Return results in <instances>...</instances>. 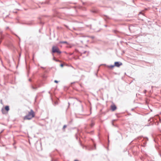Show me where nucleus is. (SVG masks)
I'll use <instances>...</instances> for the list:
<instances>
[{
  "label": "nucleus",
  "mask_w": 161,
  "mask_h": 161,
  "mask_svg": "<svg viewBox=\"0 0 161 161\" xmlns=\"http://www.w3.org/2000/svg\"><path fill=\"white\" fill-rule=\"evenodd\" d=\"M60 66H61V67H63V66H64V65H63V64H60Z\"/></svg>",
  "instance_id": "nucleus-11"
},
{
  "label": "nucleus",
  "mask_w": 161,
  "mask_h": 161,
  "mask_svg": "<svg viewBox=\"0 0 161 161\" xmlns=\"http://www.w3.org/2000/svg\"><path fill=\"white\" fill-rule=\"evenodd\" d=\"M111 109L113 111H114L116 109V107L115 105H112L111 106Z\"/></svg>",
  "instance_id": "nucleus-5"
},
{
  "label": "nucleus",
  "mask_w": 161,
  "mask_h": 161,
  "mask_svg": "<svg viewBox=\"0 0 161 161\" xmlns=\"http://www.w3.org/2000/svg\"><path fill=\"white\" fill-rule=\"evenodd\" d=\"M94 125V124L93 123H92L91 124V127H92Z\"/></svg>",
  "instance_id": "nucleus-9"
},
{
  "label": "nucleus",
  "mask_w": 161,
  "mask_h": 161,
  "mask_svg": "<svg viewBox=\"0 0 161 161\" xmlns=\"http://www.w3.org/2000/svg\"><path fill=\"white\" fill-rule=\"evenodd\" d=\"M52 51L53 53H58L60 54L61 53L57 47L54 46L53 47Z\"/></svg>",
  "instance_id": "nucleus-2"
},
{
  "label": "nucleus",
  "mask_w": 161,
  "mask_h": 161,
  "mask_svg": "<svg viewBox=\"0 0 161 161\" xmlns=\"http://www.w3.org/2000/svg\"><path fill=\"white\" fill-rule=\"evenodd\" d=\"M122 65V63L121 62H115L114 63V65L115 66L119 67L121 65Z\"/></svg>",
  "instance_id": "nucleus-4"
},
{
  "label": "nucleus",
  "mask_w": 161,
  "mask_h": 161,
  "mask_svg": "<svg viewBox=\"0 0 161 161\" xmlns=\"http://www.w3.org/2000/svg\"><path fill=\"white\" fill-rule=\"evenodd\" d=\"M32 88L33 89H36V88H35L34 86H32Z\"/></svg>",
  "instance_id": "nucleus-12"
},
{
  "label": "nucleus",
  "mask_w": 161,
  "mask_h": 161,
  "mask_svg": "<svg viewBox=\"0 0 161 161\" xmlns=\"http://www.w3.org/2000/svg\"><path fill=\"white\" fill-rule=\"evenodd\" d=\"M114 66H115L114 65H111L108 66V67L110 68H113Z\"/></svg>",
  "instance_id": "nucleus-6"
},
{
  "label": "nucleus",
  "mask_w": 161,
  "mask_h": 161,
  "mask_svg": "<svg viewBox=\"0 0 161 161\" xmlns=\"http://www.w3.org/2000/svg\"><path fill=\"white\" fill-rule=\"evenodd\" d=\"M53 60H55V61H59V60H57V59H56L54 57L53 58Z\"/></svg>",
  "instance_id": "nucleus-8"
},
{
  "label": "nucleus",
  "mask_w": 161,
  "mask_h": 161,
  "mask_svg": "<svg viewBox=\"0 0 161 161\" xmlns=\"http://www.w3.org/2000/svg\"><path fill=\"white\" fill-rule=\"evenodd\" d=\"M54 82L56 83H58V81L57 80H55Z\"/></svg>",
  "instance_id": "nucleus-10"
},
{
  "label": "nucleus",
  "mask_w": 161,
  "mask_h": 161,
  "mask_svg": "<svg viewBox=\"0 0 161 161\" xmlns=\"http://www.w3.org/2000/svg\"><path fill=\"white\" fill-rule=\"evenodd\" d=\"M5 110L8 112L9 110V107L8 106H6L5 107L4 109H2V112L3 114H5Z\"/></svg>",
  "instance_id": "nucleus-3"
},
{
  "label": "nucleus",
  "mask_w": 161,
  "mask_h": 161,
  "mask_svg": "<svg viewBox=\"0 0 161 161\" xmlns=\"http://www.w3.org/2000/svg\"><path fill=\"white\" fill-rule=\"evenodd\" d=\"M66 127V125H64L63 126L64 128H65Z\"/></svg>",
  "instance_id": "nucleus-13"
},
{
  "label": "nucleus",
  "mask_w": 161,
  "mask_h": 161,
  "mask_svg": "<svg viewBox=\"0 0 161 161\" xmlns=\"http://www.w3.org/2000/svg\"><path fill=\"white\" fill-rule=\"evenodd\" d=\"M86 52V51H85L84 52V53H85Z\"/></svg>",
  "instance_id": "nucleus-16"
},
{
  "label": "nucleus",
  "mask_w": 161,
  "mask_h": 161,
  "mask_svg": "<svg viewBox=\"0 0 161 161\" xmlns=\"http://www.w3.org/2000/svg\"><path fill=\"white\" fill-rule=\"evenodd\" d=\"M29 80V81H31V79H30Z\"/></svg>",
  "instance_id": "nucleus-15"
},
{
  "label": "nucleus",
  "mask_w": 161,
  "mask_h": 161,
  "mask_svg": "<svg viewBox=\"0 0 161 161\" xmlns=\"http://www.w3.org/2000/svg\"><path fill=\"white\" fill-rule=\"evenodd\" d=\"M75 161H77V160H75Z\"/></svg>",
  "instance_id": "nucleus-17"
},
{
  "label": "nucleus",
  "mask_w": 161,
  "mask_h": 161,
  "mask_svg": "<svg viewBox=\"0 0 161 161\" xmlns=\"http://www.w3.org/2000/svg\"><path fill=\"white\" fill-rule=\"evenodd\" d=\"M60 43H67V42L66 41H64V42H60Z\"/></svg>",
  "instance_id": "nucleus-7"
},
{
  "label": "nucleus",
  "mask_w": 161,
  "mask_h": 161,
  "mask_svg": "<svg viewBox=\"0 0 161 161\" xmlns=\"http://www.w3.org/2000/svg\"><path fill=\"white\" fill-rule=\"evenodd\" d=\"M91 38H94V37L93 36H92V37H91Z\"/></svg>",
  "instance_id": "nucleus-14"
},
{
  "label": "nucleus",
  "mask_w": 161,
  "mask_h": 161,
  "mask_svg": "<svg viewBox=\"0 0 161 161\" xmlns=\"http://www.w3.org/2000/svg\"><path fill=\"white\" fill-rule=\"evenodd\" d=\"M35 116V113L32 109L30 110L28 114L26 115L24 118L25 119H31Z\"/></svg>",
  "instance_id": "nucleus-1"
}]
</instances>
